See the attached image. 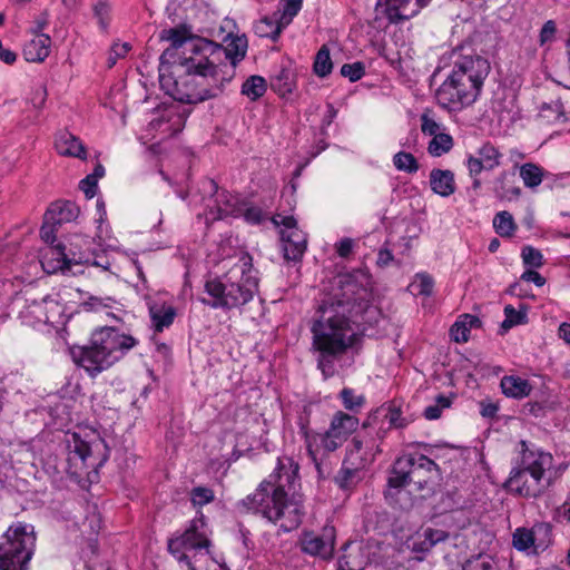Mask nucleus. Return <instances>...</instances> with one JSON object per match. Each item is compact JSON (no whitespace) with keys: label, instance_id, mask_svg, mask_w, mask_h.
<instances>
[{"label":"nucleus","instance_id":"1","mask_svg":"<svg viewBox=\"0 0 570 570\" xmlns=\"http://www.w3.org/2000/svg\"><path fill=\"white\" fill-rule=\"evenodd\" d=\"M171 48L160 56V83L177 101L199 104L218 97L234 78L233 65L224 61L222 45L200 37H187L169 29Z\"/></svg>","mask_w":570,"mask_h":570},{"label":"nucleus","instance_id":"2","mask_svg":"<svg viewBox=\"0 0 570 570\" xmlns=\"http://www.w3.org/2000/svg\"><path fill=\"white\" fill-rule=\"evenodd\" d=\"M342 298L320 306V317L311 332L312 348L317 353V367L325 379L336 373L335 362L357 341L354 327L357 315L370 311L367 288L356 285L351 277L340 279Z\"/></svg>","mask_w":570,"mask_h":570},{"label":"nucleus","instance_id":"3","mask_svg":"<svg viewBox=\"0 0 570 570\" xmlns=\"http://www.w3.org/2000/svg\"><path fill=\"white\" fill-rule=\"evenodd\" d=\"M297 473L298 464L291 458L278 459L275 473L238 502L239 510L259 514L282 532L297 529L305 514L303 500L301 495H289L285 490L297 478Z\"/></svg>","mask_w":570,"mask_h":570},{"label":"nucleus","instance_id":"4","mask_svg":"<svg viewBox=\"0 0 570 570\" xmlns=\"http://www.w3.org/2000/svg\"><path fill=\"white\" fill-rule=\"evenodd\" d=\"M223 276L209 278L205 283V292L209 298L204 304L213 308L232 309L250 302L258 289V272L253 266L252 256L243 250L235 254L228 262Z\"/></svg>","mask_w":570,"mask_h":570},{"label":"nucleus","instance_id":"5","mask_svg":"<svg viewBox=\"0 0 570 570\" xmlns=\"http://www.w3.org/2000/svg\"><path fill=\"white\" fill-rule=\"evenodd\" d=\"M489 72L490 63L485 58L478 55L459 57L435 91L439 106L450 112H459L472 106Z\"/></svg>","mask_w":570,"mask_h":570},{"label":"nucleus","instance_id":"6","mask_svg":"<svg viewBox=\"0 0 570 570\" xmlns=\"http://www.w3.org/2000/svg\"><path fill=\"white\" fill-rule=\"evenodd\" d=\"M138 341L118 328L104 326L92 332L89 344L72 348L73 362L89 375L106 371L120 361Z\"/></svg>","mask_w":570,"mask_h":570},{"label":"nucleus","instance_id":"7","mask_svg":"<svg viewBox=\"0 0 570 570\" xmlns=\"http://www.w3.org/2000/svg\"><path fill=\"white\" fill-rule=\"evenodd\" d=\"M357 428L358 419L342 411L333 415L330 428L324 433L311 431L306 424L301 425L306 451L318 472L323 456L342 446Z\"/></svg>","mask_w":570,"mask_h":570},{"label":"nucleus","instance_id":"8","mask_svg":"<svg viewBox=\"0 0 570 570\" xmlns=\"http://www.w3.org/2000/svg\"><path fill=\"white\" fill-rule=\"evenodd\" d=\"M36 541L32 524L12 523L0 538V570H29Z\"/></svg>","mask_w":570,"mask_h":570},{"label":"nucleus","instance_id":"9","mask_svg":"<svg viewBox=\"0 0 570 570\" xmlns=\"http://www.w3.org/2000/svg\"><path fill=\"white\" fill-rule=\"evenodd\" d=\"M210 530L203 512L189 522L184 532L175 534L168 540V550L173 557L187 567V570H196L194 560L205 550L209 552Z\"/></svg>","mask_w":570,"mask_h":570},{"label":"nucleus","instance_id":"10","mask_svg":"<svg viewBox=\"0 0 570 570\" xmlns=\"http://www.w3.org/2000/svg\"><path fill=\"white\" fill-rule=\"evenodd\" d=\"M68 462L71 472L78 474L85 468L101 465L108 458L104 440L91 433L82 438L78 433L67 435Z\"/></svg>","mask_w":570,"mask_h":570},{"label":"nucleus","instance_id":"11","mask_svg":"<svg viewBox=\"0 0 570 570\" xmlns=\"http://www.w3.org/2000/svg\"><path fill=\"white\" fill-rule=\"evenodd\" d=\"M521 458L515 468L529 473L531 485H527L528 493L541 494L549 482L546 480V472L553 465V458L550 453L529 445L525 441L520 442Z\"/></svg>","mask_w":570,"mask_h":570},{"label":"nucleus","instance_id":"12","mask_svg":"<svg viewBox=\"0 0 570 570\" xmlns=\"http://www.w3.org/2000/svg\"><path fill=\"white\" fill-rule=\"evenodd\" d=\"M421 470L434 473L436 471V464L425 455L399 458L389 476V487L400 489L410 483H414L417 484L420 489L424 488L426 480L417 478Z\"/></svg>","mask_w":570,"mask_h":570},{"label":"nucleus","instance_id":"13","mask_svg":"<svg viewBox=\"0 0 570 570\" xmlns=\"http://www.w3.org/2000/svg\"><path fill=\"white\" fill-rule=\"evenodd\" d=\"M272 222L275 226L282 227L281 240L286 261L298 262L302 259L306 247V234L297 227V222L293 216L276 214Z\"/></svg>","mask_w":570,"mask_h":570},{"label":"nucleus","instance_id":"14","mask_svg":"<svg viewBox=\"0 0 570 570\" xmlns=\"http://www.w3.org/2000/svg\"><path fill=\"white\" fill-rule=\"evenodd\" d=\"M502 153L493 144L483 142L473 154H469L465 159V166L469 176L472 178V188L479 189L481 180L479 178L483 170L491 171L501 165Z\"/></svg>","mask_w":570,"mask_h":570},{"label":"nucleus","instance_id":"15","mask_svg":"<svg viewBox=\"0 0 570 570\" xmlns=\"http://www.w3.org/2000/svg\"><path fill=\"white\" fill-rule=\"evenodd\" d=\"M299 544L304 553L328 560L334 553L335 529L326 525L320 534L312 531L304 532L299 539Z\"/></svg>","mask_w":570,"mask_h":570},{"label":"nucleus","instance_id":"16","mask_svg":"<svg viewBox=\"0 0 570 570\" xmlns=\"http://www.w3.org/2000/svg\"><path fill=\"white\" fill-rule=\"evenodd\" d=\"M550 528L546 523L535 524L531 529L518 528L513 533V546L520 551L533 552L543 550L550 541Z\"/></svg>","mask_w":570,"mask_h":570},{"label":"nucleus","instance_id":"17","mask_svg":"<svg viewBox=\"0 0 570 570\" xmlns=\"http://www.w3.org/2000/svg\"><path fill=\"white\" fill-rule=\"evenodd\" d=\"M78 208L72 203L52 204L43 216V225L40 234L41 238L49 245L55 242V226L65 220H70L77 216Z\"/></svg>","mask_w":570,"mask_h":570},{"label":"nucleus","instance_id":"18","mask_svg":"<svg viewBox=\"0 0 570 570\" xmlns=\"http://www.w3.org/2000/svg\"><path fill=\"white\" fill-rule=\"evenodd\" d=\"M373 444L371 442H364L358 438H353L351 444L346 450L344 463L347 466H355L366 469L374 461Z\"/></svg>","mask_w":570,"mask_h":570},{"label":"nucleus","instance_id":"19","mask_svg":"<svg viewBox=\"0 0 570 570\" xmlns=\"http://www.w3.org/2000/svg\"><path fill=\"white\" fill-rule=\"evenodd\" d=\"M40 263L43 271L48 274L59 271L66 273L70 269L71 259L65 253V247L58 244L56 246L49 245L43 249Z\"/></svg>","mask_w":570,"mask_h":570},{"label":"nucleus","instance_id":"20","mask_svg":"<svg viewBox=\"0 0 570 570\" xmlns=\"http://www.w3.org/2000/svg\"><path fill=\"white\" fill-rule=\"evenodd\" d=\"M210 190L217 194L216 203H217V216L213 217V219H223L228 216L239 217L243 213V203L239 202L238 197L226 193H217V185L214 180H208Z\"/></svg>","mask_w":570,"mask_h":570},{"label":"nucleus","instance_id":"21","mask_svg":"<svg viewBox=\"0 0 570 570\" xmlns=\"http://www.w3.org/2000/svg\"><path fill=\"white\" fill-rule=\"evenodd\" d=\"M51 49V38L46 33H35L23 46V57L29 62H43Z\"/></svg>","mask_w":570,"mask_h":570},{"label":"nucleus","instance_id":"22","mask_svg":"<svg viewBox=\"0 0 570 570\" xmlns=\"http://www.w3.org/2000/svg\"><path fill=\"white\" fill-rule=\"evenodd\" d=\"M430 186L433 193L441 197H449L455 193V179L453 171L434 168L430 171Z\"/></svg>","mask_w":570,"mask_h":570},{"label":"nucleus","instance_id":"23","mask_svg":"<svg viewBox=\"0 0 570 570\" xmlns=\"http://www.w3.org/2000/svg\"><path fill=\"white\" fill-rule=\"evenodd\" d=\"M500 386L502 393L511 399H524L529 396L533 390L532 384L517 375H505L501 379Z\"/></svg>","mask_w":570,"mask_h":570},{"label":"nucleus","instance_id":"24","mask_svg":"<svg viewBox=\"0 0 570 570\" xmlns=\"http://www.w3.org/2000/svg\"><path fill=\"white\" fill-rule=\"evenodd\" d=\"M148 308L153 325L157 332H161L165 327L173 324L176 316L174 306L166 303L148 302Z\"/></svg>","mask_w":570,"mask_h":570},{"label":"nucleus","instance_id":"25","mask_svg":"<svg viewBox=\"0 0 570 570\" xmlns=\"http://www.w3.org/2000/svg\"><path fill=\"white\" fill-rule=\"evenodd\" d=\"M56 149L62 156L86 158V149L82 142L70 132H61L56 139Z\"/></svg>","mask_w":570,"mask_h":570},{"label":"nucleus","instance_id":"26","mask_svg":"<svg viewBox=\"0 0 570 570\" xmlns=\"http://www.w3.org/2000/svg\"><path fill=\"white\" fill-rule=\"evenodd\" d=\"M247 39L244 36L232 37L230 41L224 48V61L233 65L235 72L236 65L242 61L247 52Z\"/></svg>","mask_w":570,"mask_h":570},{"label":"nucleus","instance_id":"27","mask_svg":"<svg viewBox=\"0 0 570 570\" xmlns=\"http://www.w3.org/2000/svg\"><path fill=\"white\" fill-rule=\"evenodd\" d=\"M519 176L524 187L533 190L542 184L546 170L535 163H525L519 167Z\"/></svg>","mask_w":570,"mask_h":570},{"label":"nucleus","instance_id":"28","mask_svg":"<svg viewBox=\"0 0 570 570\" xmlns=\"http://www.w3.org/2000/svg\"><path fill=\"white\" fill-rule=\"evenodd\" d=\"M45 306V297L40 301L32 299L30 301L24 308L20 312V317L22 322L29 326H38L45 323L46 309Z\"/></svg>","mask_w":570,"mask_h":570},{"label":"nucleus","instance_id":"29","mask_svg":"<svg viewBox=\"0 0 570 570\" xmlns=\"http://www.w3.org/2000/svg\"><path fill=\"white\" fill-rule=\"evenodd\" d=\"M283 26L281 19L274 13L271 17H264L254 26L255 33L262 38H271L276 40L281 35Z\"/></svg>","mask_w":570,"mask_h":570},{"label":"nucleus","instance_id":"30","mask_svg":"<svg viewBox=\"0 0 570 570\" xmlns=\"http://www.w3.org/2000/svg\"><path fill=\"white\" fill-rule=\"evenodd\" d=\"M505 485L510 491L515 492L522 497L535 498L539 495L525 492L527 485H531V476L528 472L515 466L512 469Z\"/></svg>","mask_w":570,"mask_h":570},{"label":"nucleus","instance_id":"31","mask_svg":"<svg viewBox=\"0 0 570 570\" xmlns=\"http://www.w3.org/2000/svg\"><path fill=\"white\" fill-rule=\"evenodd\" d=\"M448 538V533L441 529L426 528L422 534L417 537V540L413 543L415 551H429L436 543L444 541Z\"/></svg>","mask_w":570,"mask_h":570},{"label":"nucleus","instance_id":"32","mask_svg":"<svg viewBox=\"0 0 570 570\" xmlns=\"http://www.w3.org/2000/svg\"><path fill=\"white\" fill-rule=\"evenodd\" d=\"M43 308L46 309L45 323L52 326L63 323L65 308L60 303L57 294L45 296Z\"/></svg>","mask_w":570,"mask_h":570},{"label":"nucleus","instance_id":"33","mask_svg":"<svg viewBox=\"0 0 570 570\" xmlns=\"http://www.w3.org/2000/svg\"><path fill=\"white\" fill-rule=\"evenodd\" d=\"M510 174L505 170L501 171L494 179L493 191L498 198L512 199L521 196V188L518 186H509Z\"/></svg>","mask_w":570,"mask_h":570},{"label":"nucleus","instance_id":"34","mask_svg":"<svg viewBox=\"0 0 570 570\" xmlns=\"http://www.w3.org/2000/svg\"><path fill=\"white\" fill-rule=\"evenodd\" d=\"M365 469L355 466H347V463L342 464V468L336 476V482L342 489H351L362 481L364 478Z\"/></svg>","mask_w":570,"mask_h":570},{"label":"nucleus","instance_id":"35","mask_svg":"<svg viewBox=\"0 0 570 570\" xmlns=\"http://www.w3.org/2000/svg\"><path fill=\"white\" fill-rule=\"evenodd\" d=\"M493 227L501 237H511L517 230L513 216L507 212H499L493 218Z\"/></svg>","mask_w":570,"mask_h":570},{"label":"nucleus","instance_id":"36","mask_svg":"<svg viewBox=\"0 0 570 570\" xmlns=\"http://www.w3.org/2000/svg\"><path fill=\"white\" fill-rule=\"evenodd\" d=\"M267 89L266 80L261 76H250L242 86V94L250 100L261 98Z\"/></svg>","mask_w":570,"mask_h":570},{"label":"nucleus","instance_id":"37","mask_svg":"<svg viewBox=\"0 0 570 570\" xmlns=\"http://www.w3.org/2000/svg\"><path fill=\"white\" fill-rule=\"evenodd\" d=\"M453 147V138L446 132H441L432 137L428 145V151L433 157H440L449 153Z\"/></svg>","mask_w":570,"mask_h":570},{"label":"nucleus","instance_id":"38","mask_svg":"<svg viewBox=\"0 0 570 570\" xmlns=\"http://www.w3.org/2000/svg\"><path fill=\"white\" fill-rule=\"evenodd\" d=\"M332 69L333 62L331 59L330 49L324 45L315 56L313 70L316 76L324 78L332 72Z\"/></svg>","mask_w":570,"mask_h":570},{"label":"nucleus","instance_id":"39","mask_svg":"<svg viewBox=\"0 0 570 570\" xmlns=\"http://www.w3.org/2000/svg\"><path fill=\"white\" fill-rule=\"evenodd\" d=\"M303 0H281L277 17L281 19L283 26H288L293 18L302 9Z\"/></svg>","mask_w":570,"mask_h":570},{"label":"nucleus","instance_id":"40","mask_svg":"<svg viewBox=\"0 0 570 570\" xmlns=\"http://www.w3.org/2000/svg\"><path fill=\"white\" fill-rule=\"evenodd\" d=\"M393 165L399 171L414 174L419 170L416 158L406 151H399L393 156Z\"/></svg>","mask_w":570,"mask_h":570},{"label":"nucleus","instance_id":"41","mask_svg":"<svg viewBox=\"0 0 570 570\" xmlns=\"http://www.w3.org/2000/svg\"><path fill=\"white\" fill-rule=\"evenodd\" d=\"M101 529V518L96 511L88 513L81 523L80 531L88 540H92Z\"/></svg>","mask_w":570,"mask_h":570},{"label":"nucleus","instance_id":"42","mask_svg":"<svg viewBox=\"0 0 570 570\" xmlns=\"http://www.w3.org/2000/svg\"><path fill=\"white\" fill-rule=\"evenodd\" d=\"M504 315H505V318L502 322L501 327L505 331L510 330L511 327H513L515 325L527 323V318H528L525 309L517 311L511 305H507L504 307Z\"/></svg>","mask_w":570,"mask_h":570},{"label":"nucleus","instance_id":"43","mask_svg":"<svg viewBox=\"0 0 570 570\" xmlns=\"http://www.w3.org/2000/svg\"><path fill=\"white\" fill-rule=\"evenodd\" d=\"M462 570H498L495 561L488 554H478L469 559Z\"/></svg>","mask_w":570,"mask_h":570},{"label":"nucleus","instance_id":"44","mask_svg":"<svg viewBox=\"0 0 570 570\" xmlns=\"http://www.w3.org/2000/svg\"><path fill=\"white\" fill-rule=\"evenodd\" d=\"M452 404V400L445 395H438L435 399V403L426 406L424 409V417L426 420H436L441 416L442 411L444 409L450 407Z\"/></svg>","mask_w":570,"mask_h":570},{"label":"nucleus","instance_id":"45","mask_svg":"<svg viewBox=\"0 0 570 570\" xmlns=\"http://www.w3.org/2000/svg\"><path fill=\"white\" fill-rule=\"evenodd\" d=\"M215 498L214 491L206 487H196L190 492V500L195 507L210 503Z\"/></svg>","mask_w":570,"mask_h":570},{"label":"nucleus","instance_id":"46","mask_svg":"<svg viewBox=\"0 0 570 570\" xmlns=\"http://www.w3.org/2000/svg\"><path fill=\"white\" fill-rule=\"evenodd\" d=\"M433 286V278L425 273L417 274L412 283V287L417 292V294L424 296H430L432 294Z\"/></svg>","mask_w":570,"mask_h":570},{"label":"nucleus","instance_id":"47","mask_svg":"<svg viewBox=\"0 0 570 570\" xmlns=\"http://www.w3.org/2000/svg\"><path fill=\"white\" fill-rule=\"evenodd\" d=\"M409 0H385L391 18L409 19L413 11L406 9Z\"/></svg>","mask_w":570,"mask_h":570},{"label":"nucleus","instance_id":"48","mask_svg":"<svg viewBox=\"0 0 570 570\" xmlns=\"http://www.w3.org/2000/svg\"><path fill=\"white\" fill-rule=\"evenodd\" d=\"M521 256L523 264L527 266L539 268L543 265V256L541 252L532 246H524L522 248Z\"/></svg>","mask_w":570,"mask_h":570},{"label":"nucleus","instance_id":"49","mask_svg":"<svg viewBox=\"0 0 570 570\" xmlns=\"http://www.w3.org/2000/svg\"><path fill=\"white\" fill-rule=\"evenodd\" d=\"M130 49L131 45L129 42H115L107 58L108 68H112L118 59L126 57Z\"/></svg>","mask_w":570,"mask_h":570},{"label":"nucleus","instance_id":"50","mask_svg":"<svg viewBox=\"0 0 570 570\" xmlns=\"http://www.w3.org/2000/svg\"><path fill=\"white\" fill-rule=\"evenodd\" d=\"M365 73V68L362 62L345 63L341 68V75L348 78L350 81L354 82L360 80Z\"/></svg>","mask_w":570,"mask_h":570},{"label":"nucleus","instance_id":"51","mask_svg":"<svg viewBox=\"0 0 570 570\" xmlns=\"http://www.w3.org/2000/svg\"><path fill=\"white\" fill-rule=\"evenodd\" d=\"M421 130L424 135H428L431 137L443 132L442 125L439 124L432 117H430L429 114H426V112L421 115Z\"/></svg>","mask_w":570,"mask_h":570},{"label":"nucleus","instance_id":"52","mask_svg":"<svg viewBox=\"0 0 570 570\" xmlns=\"http://www.w3.org/2000/svg\"><path fill=\"white\" fill-rule=\"evenodd\" d=\"M114 302L115 301L111 297L90 296L88 301L83 302V306L87 311L99 312L106 308H110Z\"/></svg>","mask_w":570,"mask_h":570},{"label":"nucleus","instance_id":"53","mask_svg":"<svg viewBox=\"0 0 570 570\" xmlns=\"http://www.w3.org/2000/svg\"><path fill=\"white\" fill-rule=\"evenodd\" d=\"M240 216H243L247 223L253 225L261 224L265 219V215L259 207L246 206L245 204H243V213Z\"/></svg>","mask_w":570,"mask_h":570},{"label":"nucleus","instance_id":"54","mask_svg":"<svg viewBox=\"0 0 570 570\" xmlns=\"http://www.w3.org/2000/svg\"><path fill=\"white\" fill-rule=\"evenodd\" d=\"M450 335L456 343H465L470 337V331L464 322L459 318L451 327Z\"/></svg>","mask_w":570,"mask_h":570},{"label":"nucleus","instance_id":"55","mask_svg":"<svg viewBox=\"0 0 570 570\" xmlns=\"http://www.w3.org/2000/svg\"><path fill=\"white\" fill-rule=\"evenodd\" d=\"M390 426L396 429H403L409 424V421L402 416L401 410L396 406H390L385 414Z\"/></svg>","mask_w":570,"mask_h":570},{"label":"nucleus","instance_id":"56","mask_svg":"<svg viewBox=\"0 0 570 570\" xmlns=\"http://www.w3.org/2000/svg\"><path fill=\"white\" fill-rule=\"evenodd\" d=\"M556 31H557L556 23L552 20H548L543 24V27L540 31V36H539L540 45L544 46L546 43L551 42L554 39Z\"/></svg>","mask_w":570,"mask_h":570},{"label":"nucleus","instance_id":"57","mask_svg":"<svg viewBox=\"0 0 570 570\" xmlns=\"http://www.w3.org/2000/svg\"><path fill=\"white\" fill-rule=\"evenodd\" d=\"M341 399L346 409L353 410L356 406H360L363 402L362 397L355 396L354 392L350 389H344L341 392Z\"/></svg>","mask_w":570,"mask_h":570},{"label":"nucleus","instance_id":"58","mask_svg":"<svg viewBox=\"0 0 570 570\" xmlns=\"http://www.w3.org/2000/svg\"><path fill=\"white\" fill-rule=\"evenodd\" d=\"M80 189L87 198H92L97 190V180L95 176H87L80 181Z\"/></svg>","mask_w":570,"mask_h":570},{"label":"nucleus","instance_id":"59","mask_svg":"<svg viewBox=\"0 0 570 570\" xmlns=\"http://www.w3.org/2000/svg\"><path fill=\"white\" fill-rule=\"evenodd\" d=\"M354 240L351 238H343L336 244V252L341 257H347L353 249Z\"/></svg>","mask_w":570,"mask_h":570},{"label":"nucleus","instance_id":"60","mask_svg":"<svg viewBox=\"0 0 570 570\" xmlns=\"http://www.w3.org/2000/svg\"><path fill=\"white\" fill-rule=\"evenodd\" d=\"M521 279L527 281V282H532L539 287L543 286L546 283L544 277H542L538 272H535L533 269L525 271L522 274Z\"/></svg>","mask_w":570,"mask_h":570},{"label":"nucleus","instance_id":"61","mask_svg":"<svg viewBox=\"0 0 570 570\" xmlns=\"http://www.w3.org/2000/svg\"><path fill=\"white\" fill-rule=\"evenodd\" d=\"M525 158L524 153L517 148H512L509 150V161L513 165L514 168H518L521 166V161Z\"/></svg>","mask_w":570,"mask_h":570},{"label":"nucleus","instance_id":"62","mask_svg":"<svg viewBox=\"0 0 570 570\" xmlns=\"http://www.w3.org/2000/svg\"><path fill=\"white\" fill-rule=\"evenodd\" d=\"M393 261V255L389 249H381L377 255V264L382 267L387 266Z\"/></svg>","mask_w":570,"mask_h":570},{"label":"nucleus","instance_id":"63","mask_svg":"<svg viewBox=\"0 0 570 570\" xmlns=\"http://www.w3.org/2000/svg\"><path fill=\"white\" fill-rule=\"evenodd\" d=\"M498 406L493 403H482L481 404V415L484 417H492L498 412Z\"/></svg>","mask_w":570,"mask_h":570},{"label":"nucleus","instance_id":"64","mask_svg":"<svg viewBox=\"0 0 570 570\" xmlns=\"http://www.w3.org/2000/svg\"><path fill=\"white\" fill-rule=\"evenodd\" d=\"M557 513L559 518H563L564 520L570 522V497H568L563 504L558 508Z\"/></svg>","mask_w":570,"mask_h":570}]
</instances>
